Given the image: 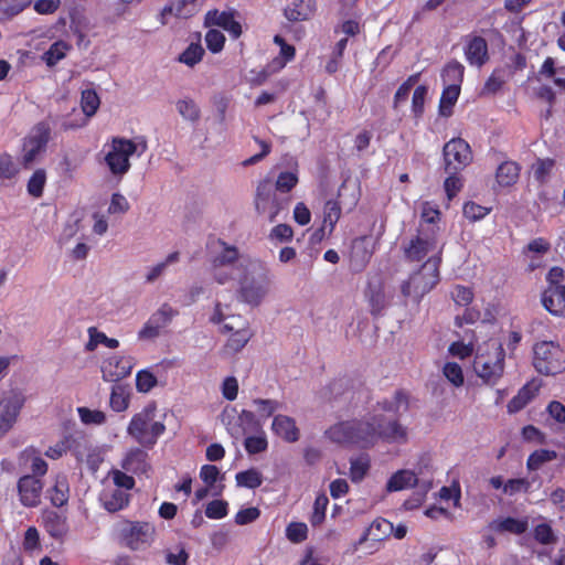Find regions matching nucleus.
Returning <instances> with one entry per match:
<instances>
[{"mask_svg": "<svg viewBox=\"0 0 565 565\" xmlns=\"http://www.w3.org/2000/svg\"><path fill=\"white\" fill-rule=\"evenodd\" d=\"M121 468L134 475L147 473L151 468L148 452L138 447L131 448L122 458Z\"/></svg>", "mask_w": 565, "mask_h": 565, "instance_id": "obj_22", "label": "nucleus"}, {"mask_svg": "<svg viewBox=\"0 0 565 565\" xmlns=\"http://www.w3.org/2000/svg\"><path fill=\"white\" fill-rule=\"evenodd\" d=\"M203 4V0H175L173 1L168 11L179 18H190L198 13Z\"/></svg>", "mask_w": 565, "mask_h": 565, "instance_id": "obj_38", "label": "nucleus"}, {"mask_svg": "<svg viewBox=\"0 0 565 565\" xmlns=\"http://www.w3.org/2000/svg\"><path fill=\"white\" fill-rule=\"evenodd\" d=\"M51 139V127L46 121L38 122L30 135L23 141L22 163L28 168L33 163L36 157L46 149Z\"/></svg>", "mask_w": 565, "mask_h": 565, "instance_id": "obj_9", "label": "nucleus"}, {"mask_svg": "<svg viewBox=\"0 0 565 565\" xmlns=\"http://www.w3.org/2000/svg\"><path fill=\"white\" fill-rule=\"evenodd\" d=\"M417 476L409 470H398L395 472L386 483L388 492L401 491L417 484Z\"/></svg>", "mask_w": 565, "mask_h": 565, "instance_id": "obj_36", "label": "nucleus"}, {"mask_svg": "<svg viewBox=\"0 0 565 565\" xmlns=\"http://www.w3.org/2000/svg\"><path fill=\"white\" fill-rule=\"evenodd\" d=\"M460 86L456 84L448 85L444 88L439 100V114L444 117L452 115V107L458 100Z\"/></svg>", "mask_w": 565, "mask_h": 565, "instance_id": "obj_39", "label": "nucleus"}, {"mask_svg": "<svg viewBox=\"0 0 565 565\" xmlns=\"http://www.w3.org/2000/svg\"><path fill=\"white\" fill-rule=\"evenodd\" d=\"M134 367L131 356L111 355L102 362L100 371L106 382H119L130 375Z\"/></svg>", "mask_w": 565, "mask_h": 565, "instance_id": "obj_13", "label": "nucleus"}, {"mask_svg": "<svg viewBox=\"0 0 565 565\" xmlns=\"http://www.w3.org/2000/svg\"><path fill=\"white\" fill-rule=\"evenodd\" d=\"M274 42L279 46V56L276 60V66L281 68L286 65L288 61L294 58L295 47L292 45L287 44L286 41L279 35H276L274 38Z\"/></svg>", "mask_w": 565, "mask_h": 565, "instance_id": "obj_56", "label": "nucleus"}, {"mask_svg": "<svg viewBox=\"0 0 565 565\" xmlns=\"http://www.w3.org/2000/svg\"><path fill=\"white\" fill-rule=\"evenodd\" d=\"M89 340L85 345L86 351H94L98 344H104L109 349H117L119 341L115 338H108L104 332H100L95 327L88 329Z\"/></svg>", "mask_w": 565, "mask_h": 565, "instance_id": "obj_43", "label": "nucleus"}, {"mask_svg": "<svg viewBox=\"0 0 565 565\" xmlns=\"http://www.w3.org/2000/svg\"><path fill=\"white\" fill-rule=\"evenodd\" d=\"M533 365L543 375H556L565 371V351L553 341L535 343Z\"/></svg>", "mask_w": 565, "mask_h": 565, "instance_id": "obj_6", "label": "nucleus"}, {"mask_svg": "<svg viewBox=\"0 0 565 565\" xmlns=\"http://www.w3.org/2000/svg\"><path fill=\"white\" fill-rule=\"evenodd\" d=\"M291 198L284 196L273 185L269 178L257 183L254 205L258 214H266L269 222H274L280 212L288 209Z\"/></svg>", "mask_w": 565, "mask_h": 565, "instance_id": "obj_5", "label": "nucleus"}, {"mask_svg": "<svg viewBox=\"0 0 565 565\" xmlns=\"http://www.w3.org/2000/svg\"><path fill=\"white\" fill-rule=\"evenodd\" d=\"M46 183V172L44 169H36L32 175L30 177L26 190L28 193L35 198L40 199L43 195L44 186Z\"/></svg>", "mask_w": 565, "mask_h": 565, "instance_id": "obj_46", "label": "nucleus"}, {"mask_svg": "<svg viewBox=\"0 0 565 565\" xmlns=\"http://www.w3.org/2000/svg\"><path fill=\"white\" fill-rule=\"evenodd\" d=\"M443 373L446 379L455 386L463 384V373L461 366L456 362H447L444 365Z\"/></svg>", "mask_w": 565, "mask_h": 565, "instance_id": "obj_61", "label": "nucleus"}, {"mask_svg": "<svg viewBox=\"0 0 565 565\" xmlns=\"http://www.w3.org/2000/svg\"><path fill=\"white\" fill-rule=\"evenodd\" d=\"M42 525L53 539H62L68 531L66 518L54 510L42 512Z\"/></svg>", "mask_w": 565, "mask_h": 565, "instance_id": "obj_25", "label": "nucleus"}, {"mask_svg": "<svg viewBox=\"0 0 565 565\" xmlns=\"http://www.w3.org/2000/svg\"><path fill=\"white\" fill-rule=\"evenodd\" d=\"M19 172L20 168L13 157L6 152L0 153V178L10 180L15 178Z\"/></svg>", "mask_w": 565, "mask_h": 565, "instance_id": "obj_51", "label": "nucleus"}, {"mask_svg": "<svg viewBox=\"0 0 565 565\" xmlns=\"http://www.w3.org/2000/svg\"><path fill=\"white\" fill-rule=\"evenodd\" d=\"M286 537L292 543H301L308 537V527L303 522H291L286 527Z\"/></svg>", "mask_w": 565, "mask_h": 565, "instance_id": "obj_53", "label": "nucleus"}, {"mask_svg": "<svg viewBox=\"0 0 565 565\" xmlns=\"http://www.w3.org/2000/svg\"><path fill=\"white\" fill-rule=\"evenodd\" d=\"M539 386L533 382L523 385L518 394L508 403L507 408L510 414H514L523 409L537 394Z\"/></svg>", "mask_w": 565, "mask_h": 565, "instance_id": "obj_35", "label": "nucleus"}, {"mask_svg": "<svg viewBox=\"0 0 565 565\" xmlns=\"http://www.w3.org/2000/svg\"><path fill=\"white\" fill-rule=\"evenodd\" d=\"M228 514V503L225 500H213L206 504L205 515L211 520H220Z\"/></svg>", "mask_w": 565, "mask_h": 565, "instance_id": "obj_55", "label": "nucleus"}, {"mask_svg": "<svg viewBox=\"0 0 565 565\" xmlns=\"http://www.w3.org/2000/svg\"><path fill=\"white\" fill-rule=\"evenodd\" d=\"M505 352L501 343L492 342L484 351H479L473 361V370L484 384L495 385L504 372Z\"/></svg>", "mask_w": 565, "mask_h": 565, "instance_id": "obj_4", "label": "nucleus"}, {"mask_svg": "<svg viewBox=\"0 0 565 565\" xmlns=\"http://www.w3.org/2000/svg\"><path fill=\"white\" fill-rule=\"evenodd\" d=\"M72 44L66 40H57L40 56L46 67H54L72 51Z\"/></svg>", "mask_w": 565, "mask_h": 565, "instance_id": "obj_32", "label": "nucleus"}, {"mask_svg": "<svg viewBox=\"0 0 565 565\" xmlns=\"http://www.w3.org/2000/svg\"><path fill=\"white\" fill-rule=\"evenodd\" d=\"M233 322L224 323L223 329L226 332H232L225 348L233 352H239L249 341L252 332L248 329L247 321L241 316H231Z\"/></svg>", "mask_w": 565, "mask_h": 565, "instance_id": "obj_17", "label": "nucleus"}, {"mask_svg": "<svg viewBox=\"0 0 565 565\" xmlns=\"http://www.w3.org/2000/svg\"><path fill=\"white\" fill-rule=\"evenodd\" d=\"M204 50L200 44L192 43L179 56L180 62L184 63L188 67H193L203 56Z\"/></svg>", "mask_w": 565, "mask_h": 565, "instance_id": "obj_54", "label": "nucleus"}, {"mask_svg": "<svg viewBox=\"0 0 565 565\" xmlns=\"http://www.w3.org/2000/svg\"><path fill=\"white\" fill-rule=\"evenodd\" d=\"M365 296L369 299L371 312L379 315L386 306V297L384 292V285L380 278L369 281L365 290Z\"/></svg>", "mask_w": 565, "mask_h": 565, "instance_id": "obj_30", "label": "nucleus"}, {"mask_svg": "<svg viewBox=\"0 0 565 565\" xmlns=\"http://www.w3.org/2000/svg\"><path fill=\"white\" fill-rule=\"evenodd\" d=\"M217 243L223 248V250L213 258V267L217 268L225 265L234 264L239 257L237 247L228 245L225 241L221 238L217 239Z\"/></svg>", "mask_w": 565, "mask_h": 565, "instance_id": "obj_41", "label": "nucleus"}, {"mask_svg": "<svg viewBox=\"0 0 565 565\" xmlns=\"http://www.w3.org/2000/svg\"><path fill=\"white\" fill-rule=\"evenodd\" d=\"M427 95V87L419 85L415 88L412 98V113L415 118H420L424 114L425 98Z\"/></svg>", "mask_w": 565, "mask_h": 565, "instance_id": "obj_59", "label": "nucleus"}, {"mask_svg": "<svg viewBox=\"0 0 565 565\" xmlns=\"http://www.w3.org/2000/svg\"><path fill=\"white\" fill-rule=\"evenodd\" d=\"M489 529L495 533H510L521 535L526 532L529 521L526 518L516 519L513 516L498 518L489 523Z\"/></svg>", "mask_w": 565, "mask_h": 565, "instance_id": "obj_26", "label": "nucleus"}, {"mask_svg": "<svg viewBox=\"0 0 565 565\" xmlns=\"http://www.w3.org/2000/svg\"><path fill=\"white\" fill-rule=\"evenodd\" d=\"M557 458V452L550 449H537L533 451L526 461L529 470H539L545 462L552 461Z\"/></svg>", "mask_w": 565, "mask_h": 565, "instance_id": "obj_48", "label": "nucleus"}, {"mask_svg": "<svg viewBox=\"0 0 565 565\" xmlns=\"http://www.w3.org/2000/svg\"><path fill=\"white\" fill-rule=\"evenodd\" d=\"M157 377L147 370H141L136 375V388L140 393H148L157 385Z\"/></svg>", "mask_w": 565, "mask_h": 565, "instance_id": "obj_57", "label": "nucleus"}, {"mask_svg": "<svg viewBox=\"0 0 565 565\" xmlns=\"http://www.w3.org/2000/svg\"><path fill=\"white\" fill-rule=\"evenodd\" d=\"M177 110L185 120L195 122L200 119L201 111L195 102L191 98L180 99L177 102Z\"/></svg>", "mask_w": 565, "mask_h": 565, "instance_id": "obj_50", "label": "nucleus"}, {"mask_svg": "<svg viewBox=\"0 0 565 565\" xmlns=\"http://www.w3.org/2000/svg\"><path fill=\"white\" fill-rule=\"evenodd\" d=\"M341 215V207L337 201L329 200L326 202L323 207V222L322 226L317 228L313 233V237L321 239L326 231L331 233Z\"/></svg>", "mask_w": 565, "mask_h": 565, "instance_id": "obj_31", "label": "nucleus"}, {"mask_svg": "<svg viewBox=\"0 0 565 565\" xmlns=\"http://www.w3.org/2000/svg\"><path fill=\"white\" fill-rule=\"evenodd\" d=\"M78 415L81 420L86 424H95V425H102L106 422V415L102 411H92L87 407H78L77 408Z\"/></svg>", "mask_w": 565, "mask_h": 565, "instance_id": "obj_63", "label": "nucleus"}, {"mask_svg": "<svg viewBox=\"0 0 565 565\" xmlns=\"http://www.w3.org/2000/svg\"><path fill=\"white\" fill-rule=\"evenodd\" d=\"M154 533L156 529L149 522H131L125 533L126 545L132 551L141 550L151 544Z\"/></svg>", "mask_w": 565, "mask_h": 565, "instance_id": "obj_19", "label": "nucleus"}, {"mask_svg": "<svg viewBox=\"0 0 565 565\" xmlns=\"http://www.w3.org/2000/svg\"><path fill=\"white\" fill-rule=\"evenodd\" d=\"M445 171L448 174H458L473 160L470 145L462 138H452L443 148Z\"/></svg>", "mask_w": 565, "mask_h": 565, "instance_id": "obj_7", "label": "nucleus"}, {"mask_svg": "<svg viewBox=\"0 0 565 565\" xmlns=\"http://www.w3.org/2000/svg\"><path fill=\"white\" fill-rule=\"evenodd\" d=\"M267 288L268 278L266 275H260L258 278L245 276L241 280L239 298L250 306H258L267 294Z\"/></svg>", "mask_w": 565, "mask_h": 565, "instance_id": "obj_16", "label": "nucleus"}, {"mask_svg": "<svg viewBox=\"0 0 565 565\" xmlns=\"http://www.w3.org/2000/svg\"><path fill=\"white\" fill-rule=\"evenodd\" d=\"M316 12L313 0H292L285 8V17L292 22H300L311 19Z\"/></svg>", "mask_w": 565, "mask_h": 565, "instance_id": "obj_27", "label": "nucleus"}, {"mask_svg": "<svg viewBox=\"0 0 565 565\" xmlns=\"http://www.w3.org/2000/svg\"><path fill=\"white\" fill-rule=\"evenodd\" d=\"M555 167V160L551 158L537 159L532 166V172L534 179L540 183L544 184Z\"/></svg>", "mask_w": 565, "mask_h": 565, "instance_id": "obj_47", "label": "nucleus"}, {"mask_svg": "<svg viewBox=\"0 0 565 565\" xmlns=\"http://www.w3.org/2000/svg\"><path fill=\"white\" fill-rule=\"evenodd\" d=\"M154 413V405L145 406L139 413L131 417L127 427L128 435L147 449H152L158 438L166 431L163 423L153 422Z\"/></svg>", "mask_w": 565, "mask_h": 565, "instance_id": "obj_2", "label": "nucleus"}, {"mask_svg": "<svg viewBox=\"0 0 565 565\" xmlns=\"http://www.w3.org/2000/svg\"><path fill=\"white\" fill-rule=\"evenodd\" d=\"M299 182L298 170L294 171H281L275 181L274 188L281 195L288 194L297 186Z\"/></svg>", "mask_w": 565, "mask_h": 565, "instance_id": "obj_44", "label": "nucleus"}, {"mask_svg": "<svg viewBox=\"0 0 565 565\" xmlns=\"http://www.w3.org/2000/svg\"><path fill=\"white\" fill-rule=\"evenodd\" d=\"M393 523L383 518L375 519L359 539L355 546L359 545L366 554L377 552L383 542L391 536Z\"/></svg>", "mask_w": 565, "mask_h": 565, "instance_id": "obj_11", "label": "nucleus"}, {"mask_svg": "<svg viewBox=\"0 0 565 565\" xmlns=\"http://www.w3.org/2000/svg\"><path fill=\"white\" fill-rule=\"evenodd\" d=\"M205 23L210 26L215 25L224 29L235 39L242 34V26L234 19L233 12L209 11L205 15Z\"/></svg>", "mask_w": 565, "mask_h": 565, "instance_id": "obj_24", "label": "nucleus"}, {"mask_svg": "<svg viewBox=\"0 0 565 565\" xmlns=\"http://www.w3.org/2000/svg\"><path fill=\"white\" fill-rule=\"evenodd\" d=\"M329 438L338 444H350L353 441V424L342 422L330 427L327 431Z\"/></svg>", "mask_w": 565, "mask_h": 565, "instance_id": "obj_42", "label": "nucleus"}, {"mask_svg": "<svg viewBox=\"0 0 565 565\" xmlns=\"http://www.w3.org/2000/svg\"><path fill=\"white\" fill-rule=\"evenodd\" d=\"M440 220V212L437 209L427 206L422 212L420 223L418 227L424 225L426 228H431L438 233V222Z\"/></svg>", "mask_w": 565, "mask_h": 565, "instance_id": "obj_60", "label": "nucleus"}, {"mask_svg": "<svg viewBox=\"0 0 565 565\" xmlns=\"http://www.w3.org/2000/svg\"><path fill=\"white\" fill-rule=\"evenodd\" d=\"M19 501L25 508H36L41 503L43 482L31 475L22 476L17 483Z\"/></svg>", "mask_w": 565, "mask_h": 565, "instance_id": "obj_15", "label": "nucleus"}, {"mask_svg": "<svg viewBox=\"0 0 565 565\" xmlns=\"http://www.w3.org/2000/svg\"><path fill=\"white\" fill-rule=\"evenodd\" d=\"M99 105L100 98L95 88L88 87L83 89L81 94V108L85 117L76 121L64 120L62 124L63 130L67 131L85 126L88 119L97 113Z\"/></svg>", "mask_w": 565, "mask_h": 565, "instance_id": "obj_18", "label": "nucleus"}, {"mask_svg": "<svg viewBox=\"0 0 565 565\" xmlns=\"http://www.w3.org/2000/svg\"><path fill=\"white\" fill-rule=\"evenodd\" d=\"M25 396L18 391H10L0 399V433H8L17 423L24 406Z\"/></svg>", "mask_w": 565, "mask_h": 565, "instance_id": "obj_12", "label": "nucleus"}, {"mask_svg": "<svg viewBox=\"0 0 565 565\" xmlns=\"http://www.w3.org/2000/svg\"><path fill=\"white\" fill-rule=\"evenodd\" d=\"M441 256L429 257L418 270L414 271L408 280L402 285V294L405 297L423 298L439 282V266Z\"/></svg>", "mask_w": 565, "mask_h": 565, "instance_id": "obj_3", "label": "nucleus"}, {"mask_svg": "<svg viewBox=\"0 0 565 565\" xmlns=\"http://www.w3.org/2000/svg\"><path fill=\"white\" fill-rule=\"evenodd\" d=\"M462 212L465 217L476 222L487 216L490 213V209L470 201L465 203Z\"/></svg>", "mask_w": 565, "mask_h": 565, "instance_id": "obj_62", "label": "nucleus"}, {"mask_svg": "<svg viewBox=\"0 0 565 565\" xmlns=\"http://www.w3.org/2000/svg\"><path fill=\"white\" fill-rule=\"evenodd\" d=\"M235 480H236V483L238 487H244L247 489H256L262 486L263 476L258 470L250 468V469L237 472L235 476Z\"/></svg>", "mask_w": 565, "mask_h": 565, "instance_id": "obj_45", "label": "nucleus"}, {"mask_svg": "<svg viewBox=\"0 0 565 565\" xmlns=\"http://www.w3.org/2000/svg\"><path fill=\"white\" fill-rule=\"evenodd\" d=\"M99 500L105 510L115 513L125 509L129 504L130 494L115 487H106L100 492Z\"/></svg>", "mask_w": 565, "mask_h": 565, "instance_id": "obj_23", "label": "nucleus"}, {"mask_svg": "<svg viewBox=\"0 0 565 565\" xmlns=\"http://www.w3.org/2000/svg\"><path fill=\"white\" fill-rule=\"evenodd\" d=\"M137 151V145L126 138L114 137L111 149L105 157V162L111 174L122 177L130 169L129 158Z\"/></svg>", "mask_w": 565, "mask_h": 565, "instance_id": "obj_8", "label": "nucleus"}, {"mask_svg": "<svg viewBox=\"0 0 565 565\" xmlns=\"http://www.w3.org/2000/svg\"><path fill=\"white\" fill-rule=\"evenodd\" d=\"M257 436H248L244 440V447L247 454L257 455L268 448V441L265 433L262 430Z\"/></svg>", "mask_w": 565, "mask_h": 565, "instance_id": "obj_52", "label": "nucleus"}, {"mask_svg": "<svg viewBox=\"0 0 565 565\" xmlns=\"http://www.w3.org/2000/svg\"><path fill=\"white\" fill-rule=\"evenodd\" d=\"M466 56L470 65L481 67L488 60V44L481 36H475L469 41L466 47Z\"/></svg>", "mask_w": 565, "mask_h": 565, "instance_id": "obj_28", "label": "nucleus"}, {"mask_svg": "<svg viewBox=\"0 0 565 565\" xmlns=\"http://www.w3.org/2000/svg\"><path fill=\"white\" fill-rule=\"evenodd\" d=\"M379 440L387 444H406L408 428L398 418H387L383 414L372 415L355 422V446H374Z\"/></svg>", "mask_w": 565, "mask_h": 565, "instance_id": "obj_1", "label": "nucleus"}, {"mask_svg": "<svg viewBox=\"0 0 565 565\" xmlns=\"http://www.w3.org/2000/svg\"><path fill=\"white\" fill-rule=\"evenodd\" d=\"M541 303L552 316L565 318V285L547 286L541 294Z\"/></svg>", "mask_w": 565, "mask_h": 565, "instance_id": "obj_20", "label": "nucleus"}, {"mask_svg": "<svg viewBox=\"0 0 565 565\" xmlns=\"http://www.w3.org/2000/svg\"><path fill=\"white\" fill-rule=\"evenodd\" d=\"M31 3L32 0H0V22L12 20Z\"/></svg>", "mask_w": 565, "mask_h": 565, "instance_id": "obj_40", "label": "nucleus"}, {"mask_svg": "<svg viewBox=\"0 0 565 565\" xmlns=\"http://www.w3.org/2000/svg\"><path fill=\"white\" fill-rule=\"evenodd\" d=\"M533 534H534V539L543 545H548L556 541V536L553 532V529L547 523L537 524L534 527Z\"/></svg>", "mask_w": 565, "mask_h": 565, "instance_id": "obj_64", "label": "nucleus"}, {"mask_svg": "<svg viewBox=\"0 0 565 565\" xmlns=\"http://www.w3.org/2000/svg\"><path fill=\"white\" fill-rule=\"evenodd\" d=\"M175 311L168 305H162L138 332L139 340H153L159 337L161 330L171 321Z\"/></svg>", "mask_w": 565, "mask_h": 565, "instance_id": "obj_14", "label": "nucleus"}, {"mask_svg": "<svg viewBox=\"0 0 565 565\" xmlns=\"http://www.w3.org/2000/svg\"><path fill=\"white\" fill-rule=\"evenodd\" d=\"M253 404L257 407L260 417L268 418L281 407V404L276 399L255 398Z\"/></svg>", "mask_w": 565, "mask_h": 565, "instance_id": "obj_58", "label": "nucleus"}, {"mask_svg": "<svg viewBox=\"0 0 565 565\" xmlns=\"http://www.w3.org/2000/svg\"><path fill=\"white\" fill-rule=\"evenodd\" d=\"M436 231L422 225V227H418L417 234L407 244L403 245L404 257L409 263H418L436 248Z\"/></svg>", "mask_w": 565, "mask_h": 565, "instance_id": "obj_10", "label": "nucleus"}, {"mask_svg": "<svg viewBox=\"0 0 565 565\" xmlns=\"http://www.w3.org/2000/svg\"><path fill=\"white\" fill-rule=\"evenodd\" d=\"M271 431L286 443L294 444L300 438V429L296 420L287 415H275L271 423Z\"/></svg>", "mask_w": 565, "mask_h": 565, "instance_id": "obj_21", "label": "nucleus"}, {"mask_svg": "<svg viewBox=\"0 0 565 565\" xmlns=\"http://www.w3.org/2000/svg\"><path fill=\"white\" fill-rule=\"evenodd\" d=\"M46 493L50 502L54 507L61 508L65 505L70 498V484L67 477L62 473L56 475L53 486L47 489Z\"/></svg>", "mask_w": 565, "mask_h": 565, "instance_id": "obj_29", "label": "nucleus"}, {"mask_svg": "<svg viewBox=\"0 0 565 565\" xmlns=\"http://www.w3.org/2000/svg\"><path fill=\"white\" fill-rule=\"evenodd\" d=\"M130 388L128 385L116 383L111 387L109 405L114 412L120 413L129 407Z\"/></svg>", "mask_w": 565, "mask_h": 565, "instance_id": "obj_37", "label": "nucleus"}, {"mask_svg": "<svg viewBox=\"0 0 565 565\" xmlns=\"http://www.w3.org/2000/svg\"><path fill=\"white\" fill-rule=\"evenodd\" d=\"M521 167L512 160L503 161L495 171V180L500 186L507 188L515 184L520 177Z\"/></svg>", "mask_w": 565, "mask_h": 565, "instance_id": "obj_33", "label": "nucleus"}, {"mask_svg": "<svg viewBox=\"0 0 565 565\" xmlns=\"http://www.w3.org/2000/svg\"><path fill=\"white\" fill-rule=\"evenodd\" d=\"M377 405L383 412L395 415L401 411L407 412L409 409V393L404 388L396 390L391 399L384 398Z\"/></svg>", "mask_w": 565, "mask_h": 565, "instance_id": "obj_34", "label": "nucleus"}, {"mask_svg": "<svg viewBox=\"0 0 565 565\" xmlns=\"http://www.w3.org/2000/svg\"><path fill=\"white\" fill-rule=\"evenodd\" d=\"M329 504V499L326 493H319L313 502V510L309 518L312 526H319L326 519V511Z\"/></svg>", "mask_w": 565, "mask_h": 565, "instance_id": "obj_49", "label": "nucleus"}]
</instances>
